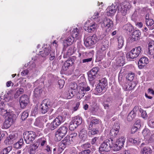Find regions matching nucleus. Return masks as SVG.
<instances>
[{
	"label": "nucleus",
	"instance_id": "nucleus-49",
	"mask_svg": "<svg viewBox=\"0 0 154 154\" xmlns=\"http://www.w3.org/2000/svg\"><path fill=\"white\" fill-rule=\"evenodd\" d=\"M62 141L66 143L67 146L72 143V140L70 139V138L68 135L65 137Z\"/></svg>",
	"mask_w": 154,
	"mask_h": 154
},
{
	"label": "nucleus",
	"instance_id": "nucleus-12",
	"mask_svg": "<svg viewBox=\"0 0 154 154\" xmlns=\"http://www.w3.org/2000/svg\"><path fill=\"white\" fill-rule=\"evenodd\" d=\"M97 40L96 35L94 34L87 37H85L84 39V44L87 47H89L95 44Z\"/></svg>",
	"mask_w": 154,
	"mask_h": 154
},
{
	"label": "nucleus",
	"instance_id": "nucleus-62",
	"mask_svg": "<svg viewBox=\"0 0 154 154\" xmlns=\"http://www.w3.org/2000/svg\"><path fill=\"white\" fill-rule=\"evenodd\" d=\"M55 51L54 50H52V51L51 53H50V57H49V59L50 60H53L55 57Z\"/></svg>",
	"mask_w": 154,
	"mask_h": 154
},
{
	"label": "nucleus",
	"instance_id": "nucleus-23",
	"mask_svg": "<svg viewBox=\"0 0 154 154\" xmlns=\"http://www.w3.org/2000/svg\"><path fill=\"white\" fill-rule=\"evenodd\" d=\"M48 100L45 99L42 101L40 106L42 112L43 114L46 113L48 111Z\"/></svg>",
	"mask_w": 154,
	"mask_h": 154
},
{
	"label": "nucleus",
	"instance_id": "nucleus-41",
	"mask_svg": "<svg viewBox=\"0 0 154 154\" xmlns=\"http://www.w3.org/2000/svg\"><path fill=\"white\" fill-rule=\"evenodd\" d=\"M152 152V150L148 147H145L142 150V154H151Z\"/></svg>",
	"mask_w": 154,
	"mask_h": 154
},
{
	"label": "nucleus",
	"instance_id": "nucleus-2",
	"mask_svg": "<svg viewBox=\"0 0 154 154\" xmlns=\"http://www.w3.org/2000/svg\"><path fill=\"white\" fill-rule=\"evenodd\" d=\"M5 104L0 101V114L5 117V120L4 123L5 128H8L13 124L15 120V116L12 113L7 112L6 110L4 109Z\"/></svg>",
	"mask_w": 154,
	"mask_h": 154
},
{
	"label": "nucleus",
	"instance_id": "nucleus-32",
	"mask_svg": "<svg viewBox=\"0 0 154 154\" xmlns=\"http://www.w3.org/2000/svg\"><path fill=\"white\" fill-rule=\"evenodd\" d=\"M38 146L39 144L38 143H35L30 148L29 151V154H35Z\"/></svg>",
	"mask_w": 154,
	"mask_h": 154
},
{
	"label": "nucleus",
	"instance_id": "nucleus-59",
	"mask_svg": "<svg viewBox=\"0 0 154 154\" xmlns=\"http://www.w3.org/2000/svg\"><path fill=\"white\" fill-rule=\"evenodd\" d=\"M65 84L64 81L63 80H60L58 82V85L60 88H62Z\"/></svg>",
	"mask_w": 154,
	"mask_h": 154
},
{
	"label": "nucleus",
	"instance_id": "nucleus-15",
	"mask_svg": "<svg viewBox=\"0 0 154 154\" xmlns=\"http://www.w3.org/2000/svg\"><path fill=\"white\" fill-rule=\"evenodd\" d=\"M20 103L22 108H24L29 103V99L27 95L23 94L21 96L20 99Z\"/></svg>",
	"mask_w": 154,
	"mask_h": 154
},
{
	"label": "nucleus",
	"instance_id": "nucleus-5",
	"mask_svg": "<svg viewBox=\"0 0 154 154\" xmlns=\"http://www.w3.org/2000/svg\"><path fill=\"white\" fill-rule=\"evenodd\" d=\"M62 114L63 116H64L63 117L61 116H59L51 123L50 128L51 130L55 129L65 121V117L69 115V112L66 111H64Z\"/></svg>",
	"mask_w": 154,
	"mask_h": 154
},
{
	"label": "nucleus",
	"instance_id": "nucleus-9",
	"mask_svg": "<svg viewBox=\"0 0 154 154\" xmlns=\"http://www.w3.org/2000/svg\"><path fill=\"white\" fill-rule=\"evenodd\" d=\"M131 8L130 4L127 2H124L121 3L117 6L118 12L121 13L122 15H125Z\"/></svg>",
	"mask_w": 154,
	"mask_h": 154
},
{
	"label": "nucleus",
	"instance_id": "nucleus-16",
	"mask_svg": "<svg viewBox=\"0 0 154 154\" xmlns=\"http://www.w3.org/2000/svg\"><path fill=\"white\" fill-rule=\"evenodd\" d=\"M99 68L96 67L93 68L88 73V79L89 81H92L95 79L99 70Z\"/></svg>",
	"mask_w": 154,
	"mask_h": 154
},
{
	"label": "nucleus",
	"instance_id": "nucleus-27",
	"mask_svg": "<svg viewBox=\"0 0 154 154\" xmlns=\"http://www.w3.org/2000/svg\"><path fill=\"white\" fill-rule=\"evenodd\" d=\"M149 51L148 54L152 56L154 58V41H151L148 43Z\"/></svg>",
	"mask_w": 154,
	"mask_h": 154
},
{
	"label": "nucleus",
	"instance_id": "nucleus-47",
	"mask_svg": "<svg viewBox=\"0 0 154 154\" xmlns=\"http://www.w3.org/2000/svg\"><path fill=\"white\" fill-rule=\"evenodd\" d=\"M140 35V32L139 30H136L134 31L132 33V37L134 39H136V38H138Z\"/></svg>",
	"mask_w": 154,
	"mask_h": 154
},
{
	"label": "nucleus",
	"instance_id": "nucleus-24",
	"mask_svg": "<svg viewBox=\"0 0 154 154\" xmlns=\"http://www.w3.org/2000/svg\"><path fill=\"white\" fill-rule=\"evenodd\" d=\"M74 40V38L72 36H69L66 40H64L63 42L64 48L71 45L73 43Z\"/></svg>",
	"mask_w": 154,
	"mask_h": 154
},
{
	"label": "nucleus",
	"instance_id": "nucleus-1",
	"mask_svg": "<svg viewBox=\"0 0 154 154\" xmlns=\"http://www.w3.org/2000/svg\"><path fill=\"white\" fill-rule=\"evenodd\" d=\"M39 54L32 57V61L30 63H29L30 64L29 67V70H31L29 74L31 73L32 72H33L32 74L33 76H34L35 74L38 72L36 68L35 63L39 62H42L40 58V55L43 57L45 58L48 55V46L47 44H44L42 46V50L39 51Z\"/></svg>",
	"mask_w": 154,
	"mask_h": 154
},
{
	"label": "nucleus",
	"instance_id": "nucleus-52",
	"mask_svg": "<svg viewBox=\"0 0 154 154\" xmlns=\"http://www.w3.org/2000/svg\"><path fill=\"white\" fill-rule=\"evenodd\" d=\"M134 75V73H129L126 76V79L128 81L131 82L133 80Z\"/></svg>",
	"mask_w": 154,
	"mask_h": 154
},
{
	"label": "nucleus",
	"instance_id": "nucleus-58",
	"mask_svg": "<svg viewBox=\"0 0 154 154\" xmlns=\"http://www.w3.org/2000/svg\"><path fill=\"white\" fill-rule=\"evenodd\" d=\"M148 125L151 128H154V119H151L148 122Z\"/></svg>",
	"mask_w": 154,
	"mask_h": 154
},
{
	"label": "nucleus",
	"instance_id": "nucleus-17",
	"mask_svg": "<svg viewBox=\"0 0 154 154\" xmlns=\"http://www.w3.org/2000/svg\"><path fill=\"white\" fill-rule=\"evenodd\" d=\"M75 57H72L69 58L64 63L63 66L62 67V69L64 71H67L68 70L70 66L73 64L75 61Z\"/></svg>",
	"mask_w": 154,
	"mask_h": 154
},
{
	"label": "nucleus",
	"instance_id": "nucleus-46",
	"mask_svg": "<svg viewBox=\"0 0 154 154\" xmlns=\"http://www.w3.org/2000/svg\"><path fill=\"white\" fill-rule=\"evenodd\" d=\"M12 149V147L11 146L5 148L1 152L0 154H8Z\"/></svg>",
	"mask_w": 154,
	"mask_h": 154
},
{
	"label": "nucleus",
	"instance_id": "nucleus-11",
	"mask_svg": "<svg viewBox=\"0 0 154 154\" xmlns=\"http://www.w3.org/2000/svg\"><path fill=\"white\" fill-rule=\"evenodd\" d=\"M102 23L103 24L105 29L107 30H105V32H104L103 35L101 36L100 38L102 39L106 36L109 32L110 29L113 26V22L112 20L107 18H104L103 20V22Z\"/></svg>",
	"mask_w": 154,
	"mask_h": 154
},
{
	"label": "nucleus",
	"instance_id": "nucleus-48",
	"mask_svg": "<svg viewBox=\"0 0 154 154\" xmlns=\"http://www.w3.org/2000/svg\"><path fill=\"white\" fill-rule=\"evenodd\" d=\"M99 85L106 88L107 84V80L106 78H104L101 79L99 80Z\"/></svg>",
	"mask_w": 154,
	"mask_h": 154
},
{
	"label": "nucleus",
	"instance_id": "nucleus-60",
	"mask_svg": "<svg viewBox=\"0 0 154 154\" xmlns=\"http://www.w3.org/2000/svg\"><path fill=\"white\" fill-rule=\"evenodd\" d=\"M140 112L141 113V116L143 118L145 119L147 117V113L146 111L141 109Z\"/></svg>",
	"mask_w": 154,
	"mask_h": 154
},
{
	"label": "nucleus",
	"instance_id": "nucleus-36",
	"mask_svg": "<svg viewBox=\"0 0 154 154\" xmlns=\"http://www.w3.org/2000/svg\"><path fill=\"white\" fill-rule=\"evenodd\" d=\"M72 121L78 126L80 125L82 122V119L79 116H76L72 119Z\"/></svg>",
	"mask_w": 154,
	"mask_h": 154
},
{
	"label": "nucleus",
	"instance_id": "nucleus-22",
	"mask_svg": "<svg viewBox=\"0 0 154 154\" xmlns=\"http://www.w3.org/2000/svg\"><path fill=\"white\" fill-rule=\"evenodd\" d=\"M79 136L81 139V141L84 142L87 139V132L85 128H82L80 130L79 133Z\"/></svg>",
	"mask_w": 154,
	"mask_h": 154
},
{
	"label": "nucleus",
	"instance_id": "nucleus-35",
	"mask_svg": "<svg viewBox=\"0 0 154 154\" xmlns=\"http://www.w3.org/2000/svg\"><path fill=\"white\" fill-rule=\"evenodd\" d=\"M126 140V137L125 135H120L116 140V143H118L120 145H122L123 147Z\"/></svg>",
	"mask_w": 154,
	"mask_h": 154
},
{
	"label": "nucleus",
	"instance_id": "nucleus-38",
	"mask_svg": "<svg viewBox=\"0 0 154 154\" xmlns=\"http://www.w3.org/2000/svg\"><path fill=\"white\" fill-rule=\"evenodd\" d=\"M136 83L134 82H131L128 84V85H126V87L125 88V90L126 91L131 90L133 89L136 86Z\"/></svg>",
	"mask_w": 154,
	"mask_h": 154
},
{
	"label": "nucleus",
	"instance_id": "nucleus-33",
	"mask_svg": "<svg viewBox=\"0 0 154 154\" xmlns=\"http://www.w3.org/2000/svg\"><path fill=\"white\" fill-rule=\"evenodd\" d=\"M112 146L111 148H112L114 151H117L120 150L121 148L122 147V145H120L118 143H117L116 141V143L114 144L113 143L115 142V140L113 138H112Z\"/></svg>",
	"mask_w": 154,
	"mask_h": 154
},
{
	"label": "nucleus",
	"instance_id": "nucleus-61",
	"mask_svg": "<svg viewBox=\"0 0 154 154\" xmlns=\"http://www.w3.org/2000/svg\"><path fill=\"white\" fill-rule=\"evenodd\" d=\"M119 128L120 126L119 124L116 123L114 124L112 129H114L116 130V131H119Z\"/></svg>",
	"mask_w": 154,
	"mask_h": 154
},
{
	"label": "nucleus",
	"instance_id": "nucleus-43",
	"mask_svg": "<svg viewBox=\"0 0 154 154\" xmlns=\"http://www.w3.org/2000/svg\"><path fill=\"white\" fill-rule=\"evenodd\" d=\"M123 29L126 31L130 32L132 31L133 28V26L131 24H127L124 26Z\"/></svg>",
	"mask_w": 154,
	"mask_h": 154
},
{
	"label": "nucleus",
	"instance_id": "nucleus-26",
	"mask_svg": "<svg viewBox=\"0 0 154 154\" xmlns=\"http://www.w3.org/2000/svg\"><path fill=\"white\" fill-rule=\"evenodd\" d=\"M149 62L148 58L146 57H141L139 60L138 63L139 67L142 68Z\"/></svg>",
	"mask_w": 154,
	"mask_h": 154
},
{
	"label": "nucleus",
	"instance_id": "nucleus-51",
	"mask_svg": "<svg viewBox=\"0 0 154 154\" xmlns=\"http://www.w3.org/2000/svg\"><path fill=\"white\" fill-rule=\"evenodd\" d=\"M89 131H88V134L89 136H91L92 135H94L98 133L99 132L96 129L91 128V130H89Z\"/></svg>",
	"mask_w": 154,
	"mask_h": 154
},
{
	"label": "nucleus",
	"instance_id": "nucleus-25",
	"mask_svg": "<svg viewBox=\"0 0 154 154\" xmlns=\"http://www.w3.org/2000/svg\"><path fill=\"white\" fill-rule=\"evenodd\" d=\"M145 22L149 30L154 29V21L152 19L149 17L147 18L146 16Z\"/></svg>",
	"mask_w": 154,
	"mask_h": 154
},
{
	"label": "nucleus",
	"instance_id": "nucleus-4",
	"mask_svg": "<svg viewBox=\"0 0 154 154\" xmlns=\"http://www.w3.org/2000/svg\"><path fill=\"white\" fill-rule=\"evenodd\" d=\"M24 90L23 88H19L15 93H14L13 91L10 90L4 95V100L6 102L12 101L14 99L17 98L20 94L23 93Z\"/></svg>",
	"mask_w": 154,
	"mask_h": 154
},
{
	"label": "nucleus",
	"instance_id": "nucleus-55",
	"mask_svg": "<svg viewBox=\"0 0 154 154\" xmlns=\"http://www.w3.org/2000/svg\"><path fill=\"white\" fill-rule=\"evenodd\" d=\"M77 134L76 133H73L70 134L68 136L70 139L72 140V142H73L76 139Z\"/></svg>",
	"mask_w": 154,
	"mask_h": 154
},
{
	"label": "nucleus",
	"instance_id": "nucleus-28",
	"mask_svg": "<svg viewBox=\"0 0 154 154\" xmlns=\"http://www.w3.org/2000/svg\"><path fill=\"white\" fill-rule=\"evenodd\" d=\"M137 107H135L128 114L127 119L129 121H131L136 115Z\"/></svg>",
	"mask_w": 154,
	"mask_h": 154
},
{
	"label": "nucleus",
	"instance_id": "nucleus-40",
	"mask_svg": "<svg viewBox=\"0 0 154 154\" xmlns=\"http://www.w3.org/2000/svg\"><path fill=\"white\" fill-rule=\"evenodd\" d=\"M118 48L119 49L121 48L124 45V40L122 37L119 36L118 38Z\"/></svg>",
	"mask_w": 154,
	"mask_h": 154
},
{
	"label": "nucleus",
	"instance_id": "nucleus-7",
	"mask_svg": "<svg viewBox=\"0 0 154 154\" xmlns=\"http://www.w3.org/2000/svg\"><path fill=\"white\" fill-rule=\"evenodd\" d=\"M112 138L106 140L100 145L99 148L100 152L104 154L106 152L109 151L112 146Z\"/></svg>",
	"mask_w": 154,
	"mask_h": 154
},
{
	"label": "nucleus",
	"instance_id": "nucleus-50",
	"mask_svg": "<svg viewBox=\"0 0 154 154\" xmlns=\"http://www.w3.org/2000/svg\"><path fill=\"white\" fill-rule=\"evenodd\" d=\"M106 87L100 85H98L97 86L96 89L97 92L99 93H101L103 90H105Z\"/></svg>",
	"mask_w": 154,
	"mask_h": 154
},
{
	"label": "nucleus",
	"instance_id": "nucleus-45",
	"mask_svg": "<svg viewBox=\"0 0 154 154\" xmlns=\"http://www.w3.org/2000/svg\"><path fill=\"white\" fill-rule=\"evenodd\" d=\"M67 145L63 141H62L59 145V150L61 152L66 146Z\"/></svg>",
	"mask_w": 154,
	"mask_h": 154
},
{
	"label": "nucleus",
	"instance_id": "nucleus-21",
	"mask_svg": "<svg viewBox=\"0 0 154 154\" xmlns=\"http://www.w3.org/2000/svg\"><path fill=\"white\" fill-rule=\"evenodd\" d=\"M89 119L90 120L91 122L88 123V130H91V128H92L94 125L98 124L100 122V120L99 119L93 117H90Z\"/></svg>",
	"mask_w": 154,
	"mask_h": 154
},
{
	"label": "nucleus",
	"instance_id": "nucleus-8",
	"mask_svg": "<svg viewBox=\"0 0 154 154\" xmlns=\"http://www.w3.org/2000/svg\"><path fill=\"white\" fill-rule=\"evenodd\" d=\"M68 131V127L64 126L60 127L55 133V139L57 141L60 140L67 134Z\"/></svg>",
	"mask_w": 154,
	"mask_h": 154
},
{
	"label": "nucleus",
	"instance_id": "nucleus-30",
	"mask_svg": "<svg viewBox=\"0 0 154 154\" xmlns=\"http://www.w3.org/2000/svg\"><path fill=\"white\" fill-rule=\"evenodd\" d=\"M142 134L144 138L147 140L150 139L152 135L150 130L147 128H144L143 130Z\"/></svg>",
	"mask_w": 154,
	"mask_h": 154
},
{
	"label": "nucleus",
	"instance_id": "nucleus-34",
	"mask_svg": "<svg viewBox=\"0 0 154 154\" xmlns=\"http://www.w3.org/2000/svg\"><path fill=\"white\" fill-rule=\"evenodd\" d=\"M42 93V90L40 87L36 88L33 91L34 96L36 98L39 97L41 96Z\"/></svg>",
	"mask_w": 154,
	"mask_h": 154
},
{
	"label": "nucleus",
	"instance_id": "nucleus-13",
	"mask_svg": "<svg viewBox=\"0 0 154 154\" xmlns=\"http://www.w3.org/2000/svg\"><path fill=\"white\" fill-rule=\"evenodd\" d=\"M23 136L25 141L27 144L32 142L36 137L35 133L32 131L24 132L23 134Z\"/></svg>",
	"mask_w": 154,
	"mask_h": 154
},
{
	"label": "nucleus",
	"instance_id": "nucleus-3",
	"mask_svg": "<svg viewBox=\"0 0 154 154\" xmlns=\"http://www.w3.org/2000/svg\"><path fill=\"white\" fill-rule=\"evenodd\" d=\"M107 55L111 60H113L116 56V63L117 66H122L125 64V57L122 52L110 51L108 53Z\"/></svg>",
	"mask_w": 154,
	"mask_h": 154
},
{
	"label": "nucleus",
	"instance_id": "nucleus-20",
	"mask_svg": "<svg viewBox=\"0 0 154 154\" xmlns=\"http://www.w3.org/2000/svg\"><path fill=\"white\" fill-rule=\"evenodd\" d=\"M97 25L95 22L91 23L88 26H85L84 29L88 32H92L96 31L97 29Z\"/></svg>",
	"mask_w": 154,
	"mask_h": 154
},
{
	"label": "nucleus",
	"instance_id": "nucleus-63",
	"mask_svg": "<svg viewBox=\"0 0 154 154\" xmlns=\"http://www.w3.org/2000/svg\"><path fill=\"white\" fill-rule=\"evenodd\" d=\"M70 86L71 90H75L77 88V84L75 83H72Z\"/></svg>",
	"mask_w": 154,
	"mask_h": 154
},
{
	"label": "nucleus",
	"instance_id": "nucleus-37",
	"mask_svg": "<svg viewBox=\"0 0 154 154\" xmlns=\"http://www.w3.org/2000/svg\"><path fill=\"white\" fill-rule=\"evenodd\" d=\"M90 54L87 52H79L78 56L81 59L83 60V59L89 57Z\"/></svg>",
	"mask_w": 154,
	"mask_h": 154
},
{
	"label": "nucleus",
	"instance_id": "nucleus-29",
	"mask_svg": "<svg viewBox=\"0 0 154 154\" xmlns=\"http://www.w3.org/2000/svg\"><path fill=\"white\" fill-rule=\"evenodd\" d=\"M71 35L72 37L76 39L79 38L81 36L80 31L77 28L73 29L71 32Z\"/></svg>",
	"mask_w": 154,
	"mask_h": 154
},
{
	"label": "nucleus",
	"instance_id": "nucleus-53",
	"mask_svg": "<svg viewBox=\"0 0 154 154\" xmlns=\"http://www.w3.org/2000/svg\"><path fill=\"white\" fill-rule=\"evenodd\" d=\"M119 131H116L114 129H112L110 131V135L113 137H115L119 133Z\"/></svg>",
	"mask_w": 154,
	"mask_h": 154
},
{
	"label": "nucleus",
	"instance_id": "nucleus-19",
	"mask_svg": "<svg viewBox=\"0 0 154 154\" xmlns=\"http://www.w3.org/2000/svg\"><path fill=\"white\" fill-rule=\"evenodd\" d=\"M117 8L114 5L109 6L106 9V14L108 16H112L115 14Z\"/></svg>",
	"mask_w": 154,
	"mask_h": 154
},
{
	"label": "nucleus",
	"instance_id": "nucleus-31",
	"mask_svg": "<svg viewBox=\"0 0 154 154\" xmlns=\"http://www.w3.org/2000/svg\"><path fill=\"white\" fill-rule=\"evenodd\" d=\"M128 140L131 143L136 145H138L140 143L141 139L139 137H136L134 139L130 137L128 138Z\"/></svg>",
	"mask_w": 154,
	"mask_h": 154
},
{
	"label": "nucleus",
	"instance_id": "nucleus-10",
	"mask_svg": "<svg viewBox=\"0 0 154 154\" xmlns=\"http://www.w3.org/2000/svg\"><path fill=\"white\" fill-rule=\"evenodd\" d=\"M142 47L138 46L132 49L127 54L128 58L133 59L137 57L141 53Z\"/></svg>",
	"mask_w": 154,
	"mask_h": 154
},
{
	"label": "nucleus",
	"instance_id": "nucleus-54",
	"mask_svg": "<svg viewBox=\"0 0 154 154\" xmlns=\"http://www.w3.org/2000/svg\"><path fill=\"white\" fill-rule=\"evenodd\" d=\"M74 53L73 47H70L66 52V54L67 56H69L72 55Z\"/></svg>",
	"mask_w": 154,
	"mask_h": 154
},
{
	"label": "nucleus",
	"instance_id": "nucleus-56",
	"mask_svg": "<svg viewBox=\"0 0 154 154\" xmlns=\"http://www.w3.org/2000/svg\"><path fill=\"white\" fill-rule=\"evenodd\" d=\"M78 126L75 123H74L71 121L69 126V128L70 130L72 131L75 129Z\"/></svg>",
	"mask_w": 154,
	"mask_h": 154
},
{
	"label": "nucleus",
	"instance_id": "nucleus-42",
	"mask_svg": "<svg viewBox=\"0 0 154 154\" xmlns=\"http://www.w3.org/2000/svg\"><path fill=\"white\" fill-rule=\"evenodd\" d=\"M35 143H38L39 144H39H40L42 146H44L45 144H46L47 142L46 139L44 137H43L39 139Z\"/></svg>",
	"mask_w": 154,
	"mask_h": 154
},
{
	"label": "nucleus",
	"instance_id": "nucleus-6",
	"mask_svg": "<svg viewBox=\"0 0 154 154\" xmlns=\"http://www.w3.org/2000/svg\"><path fill=\"white\" fill-rule=\"evenodd\" d=\"M108 47L109 42L107 40H105L102 43L101 47L97 49V56L99 61H101L105 57L106 50L108 49Z\"/></svg>",
	"mask_w": 154,
	"mask_h": 154
},
{
	"label": "nucleus",
	"instance_id": "nucleus-44",
	"mask_svg": "<svg viewBox=\"0 0 154 154\" xmlns=\"http://www.w3.org/2000/svg\"><path fill=\"white\" fill-rule=\"evenodd\" d=\"M23 143V139H20L19 140L15 143L14 145V147L16 148H20L21 147Z\"/></svg>",
	"mask_w": 154,
	"mask_h": 154
},
{
	"label": "nucleus",
	"instance_id": "nucleus-14",
	"mask_svg": "<svg viewBox=\"0 0 154 154\" xmlns=\"http://www.w3.org/2000/svg\"><path fill=\"white\" fill-rule=\"evenodd\" d=\"M102 9L99 8V9L96 11L92 17L93 19L96 21L97 23H101L103 19L104 13L101 12Z\"/></svg>",
	"mask_w": 154,
	"mask_h": 154
},
{
	"label": "nucleus",
	"instance_id": "nucleus-18",
	"mask_svg": "<svg viewBox=\"0 0 154 154\" xmlns=\"http://www.w3.org/2000/svg\"><path fill=\"white\" fill-rule=\"evenodd\" d=\"M80 87L79 93L81 94V97H83L86 91H88L91 89L90 87L86 85L85 83L82 82L80 84Z\"/></svg>",
	"mask_w": 154,
	"mask_h": 154
},
{
	"label": "nucleus",
	"instance_id": "nucleus-57",
	"mask_svg": "<svg viewBox=\"0 0 154 154\" xmlns=\"http://www.w3.org/2000/svg\"><path fill=\"white\" fill-rule=\"evenodd\" d=\"M29 116V114L27 111L23 112L22 114L21 118L23 120H25Z\"/></svg>",
	"mask_w": 154,
	"mask_h": 154
},
{
	"label": "nucleus",
	"instance_id": "nucleus-39",
	"mask_svg": "<svg viewBox=\"0 0 154 154\" xmlns=\"http://www.w3.org/2000/svg\"><path fill=\"white\" fill-rule=\"evenodd\" d=\"M74 96V93L72 90H70L64 94V97L66 99H70Z\"/></svg>",
	"mask_w": 154,
	"mask_h": 154
},
{
	"label": "nucleus",
	"instance_id": "nucleus-64",
	"mask_svg": "<svg viewBox=\"0 0 154 154\" xmlns=\"http://www.w3.org/2000/svg\"><path fill=\"white\" fill-rule=\"evenodd\" d=\"M91 151L90 149H87L82 151L79 153V154H89Z\"/></svg>",
	"mask_w": 154,
	"mask_h": 154
}]
</instances>
